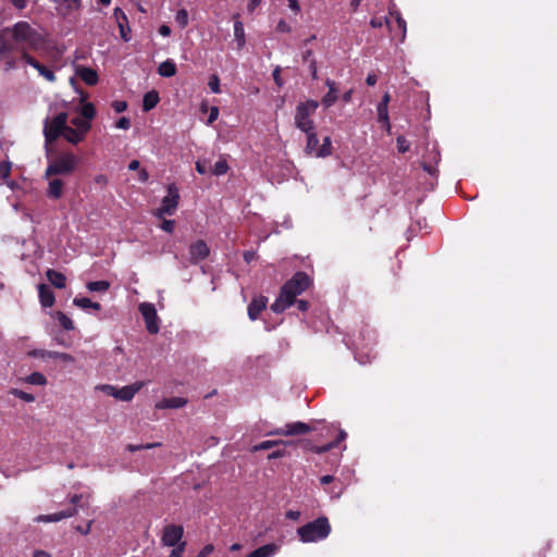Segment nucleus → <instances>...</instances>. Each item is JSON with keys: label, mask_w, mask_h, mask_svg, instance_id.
Returning <instances> with one entry per match:
<instances>
[{"label": "nucleus", "mask_w": 557, "mask_h": 557, "mask_svg": "<svg viewBox=\"0 0 557 557\" xmlns=\"http://www.w3.org/2000/svg\"><path fill=\"white\" fill-rule=\"evenodd\" d=\"M78 92L79 106L76 109V116L69 120L66 112H60L54 117H47L44 121V136L47 145L53 143L59 137L64 138L74 146L86 139L97 111L94 103L87 101L89 95L82 90Z\"/></svg>", "instance_id": "f257e3e1"}, {"label": "nucleus", "mask_w": 557, "mask_h": 557, "mask_svg": "<svg viewBox=\"0 0 557 557\" xmlns=\"http://www.w3.org/2000/svg\"><path fill=\"white\" fill-rule=\"evenodd\" d=\"M47 39L27 22L21 21L7 27L1 34L0 54L16 50L21 52L40 51L46 48Z\"/></svg>", "instance_id": "f03ea898"}, {"label": "nucleus", "mask_w": 557, "mask_h": 557, "mask_svg": "<svg viewBox=\"0 0 557 557\" xmlns=\"http://www.w3.org/2000/svg\"><path fill=\"white\" fill-rule=\"evenodd\" d=\"M310 284L311 278L307 273L302 271L296 272L293 277L281 287L277 298L271 305V310L275 313L284 312L295 304L297 296L309 288Z\"/></svg>", "instance_id": "7ed1b4c3"}, {"label": "nucleus", "mask_w": 557, "mask_h": 557, "mask_svg": "<svg viewBox=\"0 0 557 557\" xmlns=\"http://www.w3.org/2000/svg\"><path fill=\"white\" fill-rule=\"evenodd\" d=\"M331 524L326 517H319L297 529L302 543H317L325 540L331 533Z\"/></svg>", "instance_id": "20e7f679"}, {"label": "nucleus", "mask_w": 557, "mask_h": 557, "mask_svg": "<svg viewBox=\"0 0 557 557\" xmlns=\"http://www.w3.org/2000/svg\"><path fill=\"white\" fill-rule=\"evenodd\" d=\"M319 108V102L313 99L299 102L295 108L294 124L302 133L315 129L313 115Z\"/></svg>", "instance_id": "39448f33"}, {"label": "nucleus", "mask_w": 557, "mask_h": 557, "mask_svg": "<svg viewBox=\"0 0 557 557\" xmlns=\"http://www.w3.org/2000/svg\"><path fill=\"white\" fill-rule=\"evenodd\" d=\"M78 164L77 157L72 152H65L49 161L46 176L69 175L73 173Z\"/></svg>", "instance_id": "423d86ee"}, {"label": "nucleus", "mask_w": 557, "mask_h": 557, "mask_svg": "<svg viewBox=\"0 0 557 557\" xmlns=\"http://www.w3.org/2000/svg\"><path fill=\"white\" fill-rule=\"evenodd\" d=\"M166 191L168 194L163 197L161 206L153 212V215L159 219H162L164 215H173L178 206V188L174 184H171L168 186Z\"/></svg>", "instance_id": "0eeeda50"}, {"label": "nucleus", "mask_w": 557, "mask_h": 557, "mask_svg": "<svg viewBox=\"0 0 557 557\" xmlns=\"http://www.w3.org/2000/svg\"><path fill=\"white\" fill-rule=\"evenodd\" d=\"M141 385H123L122 387H117V385H97L96 388L108 396H112L122 401L131 400L135 394L138 392Z\"/></svg>", "instance_id": "6e6552de"}, {"label": "nucleus", "mask_w": 557, "mask_h": 557, "mask_svg": "<svg viewBox=\"0 0 557 557\" xmlns=\"http://www.w3.org/2000/svg\"><path fill=\"white\" fill-rule=\"evenodd\" d=\"M83 499V495H73L70 499L71 504L76 506ZM77 512L76 507H71L65 510H61L59 512L50 513V515H40L36 517L35 521L37 522H58L65 518L73 517Z\"/></svg>", "instance_id": "1a4fd4ad"}, {"label": "nucleus", "mask_w": 557, "mask_h": 557, "mask_svg": "<svg viewBox=\"0 0 557 557\" xmlns=\"http://www.w3.org/2000/svg\"><path fill=\"white\" fill-rule=\"evenodd\" d=\"M139 311L145 320L147 331L150 334H157L159 332V319L154 305L143 302L139 305Z\"/></svg>", "instance_id": "9d476101"}, {"label": "nucleus", "mask_w": 557, "mask_h": 557, "mask_svg": "<svg viewBox=\"0 0 557 557\" xmlns=\"http://www.w3.org/2000/svg\"><path fill=\"white\" fill-rule=\"evenodd\" d=\"M22 60L38 71L39 75L42 76L47 82L54 83L57 81V76L54 74V71L42 63H40L38 60H36L34 57L29 54V52H24L22 54Z\"/></svg>", "instance_id": "9b49d317"}, {"label": "nucleus", "mask_w": 557, "mask_h": 557, "mask_svg": "<svg viewBox=\"0 0 557 557\" xmlns=\"http://www.w3.org/2000/svg\"><path fill=\"white\" fill-rule=\"evenodd\" d=\"M184 534L182 525L169 524L164 528L161 542L164 546H177Z\"/></svg>", "instance_id": "f8f14e48"}, {"label": "nucleus", "mask_w": 557, "mask_h": 557, "mask_svg": "<svg viewBox=\"0 0 557 557\" xmlns=\"http://www.w3.org/2000/svg\"><path fill=\"white\" fill-rule=\"evenodd\" d=\"M312 429L309 424H307L305 422L297 421V422L287 423L285 425V429L274 430V431L270 432V434L294 436V435L307 434Z\"/></svg>", "instance_id": "ddd939ff"}, {"label": "nucleus", "mask_w": 557, "mask_h": 557, "mask_svg": "<svg viewBox=\"0 0 557 557\" xmlns=\"http://www.w3.org/2000/svg\"><path fill=\"white\" fill-rule=\"evenodd\" d=\"M189 261L191 263H198L201 260H205L209 253L210 249L205 240H197L189 246Z\"/></svg>", "instance_id": "4468645a"}, {"label": "nucleus", "mask_w": 557, "mask_h": 557, "mask_svg": "<svg viewBox=\"0 0 557 557\" xmlns=\"http://www.w3.org/2000/svg\"><path fill=\"white\" fill-rule=\"evenodd\" d=\"M113 15H114L116 24L120 28V35H121L122 39L124 41H129L131 37L128 34H129L131 29L128 26V20H127L126 14L123 12L122 9L115 8Z\"/></svg>", "instance_id": "2eb2a0df"}, {"label": "nucleus", "mask_w": 557, "mask_h": 557, "mask_svg": "<svg viewBox=\"0 0 557 557\" xmlns=\"http://www.w3.org/2000/svg\"><path fill=\"white\" fill-rule=\"evenodd\" d=\"M75 73L88 86H95L99 81L97 71L91 67L78 65Z\"/></svg>", "instance_id": "dca6fc26"}, {"label": "nucleus", "mask_w": 557, "mask_h": 557, "mask_svg": "<svg viewBox=\"0 0 557 557\" xmlns=\"http://www.w3.org/2000/svg\"><path fill=\"white\" fill-rule=\"evenodd\" d=\"M268 304V298L264 296L256 297L251 300L248 306V317L251 321H255L259 318L260 313L265 309Z\"/></svg>", "instance_id": "f3484780"}, {"label": "nucleus", "mask_w": 557, "mask_h": 557, "mask_svg": "<svg viewBox=\"0 0 557 557\" xmlns=\"http://www.w3.org/2000/svg\"><path fill=\"white\" fill-rule=\"evenodd\" d=\"M30 356L41 359H58L62 361H73V358L64 352L36 349L29 352Z\"/></svg>", "instance_id": "a211bd4d"}, {"label": "nucleus", "mask_w": 557, "mask_h": 557, "mask_svg": "<svg viewBox=\"0 0 557 557\" xmlns=\"http://www.w3.org/2000/svg\"><path fill=\"white\" fill-rule=\"evenodd\" d=\"M55 3L57 11L62 15H67L81 8L82 0H52Z\"/></svg>", "instance_id": "6ab92c4d"}, {"label": "nucleus", "mask_w": 557, "mask_h": 557, "mask_svg": "<svg viewBox=\"0 0 557 557\" xmlns=\"http://www.w3.org/2000/svg\"><path fill=\"white\" fill-rule=\"evenodd\" d=\"M305 134L307 136V143L305 146L306 154L318 158L320 146L315 129H313L312 132H306Z\"/></svg>", "instance_id": "aec40b11"}, {"label": "nucleus", "mask_w": 557, "mask_h": 557, "mask_svg": "<svg viewBox=\"0 0 557 557\" xmlns=\"http://www.w3.org/2000/svg\"><path fill=\"white\" fill-rule=\"evenodd\" d=\"M389 95L385 94L381 100V102L377 104V120L379 122L383 123L387 131L391 129L389 119H388V102H389Z\"/></svg>", "instance_id": "412c9836"}, {"label": "nucleus", "mask_w": 557, "mask_h": 557, "mask_svg": "<svg viewBox=\"0 0 557 557\" xmlns=\"http://www.w3.org/2000/svg\"><path fill=\"white\" fill-rule=\"evenodd\" d=\"M64 182L60 178H51L47 188V196L50 199H60L63 196Z\"/></svg>", "instance_id": "4be33fe9"}, {"label": "nucleus", "mask_w": 557, "mask_h": 557, "mask_svg": "<svg viewBox=\"0 0 557 557\" xmlns=\"http://www.w3.org/2000/svg\"><path fill=\"white\" fill-rule=\"evenodd\" d=\"M280 550V546L275 543L265 544L252 550L247 557H273Z\"/></svg>", "instance_id": "5701e85b"}, {"label": "nucleus", "mask_w": 557, "mask_h": 557, "mask_svg": "<svg viewBox=\"0 0 557 557\" xmlns=\"http://www.w3.org/2000/svg\"><path fill=\"white\" fill-rule=\"evenodd\" d=\"M187 404V399L183 397H169L163 398L159 403L156 404L157 409H177L182 408Z\"/></svg>", "instance_id": "b1692460"}, {"label": "nucleus", "mask_w": 557, "mask_h": 557, "mask_svg": "<svg viewBox=\"0 0 557 557\" xmlns=\"http://www.w3.org/2000/svg\"><path fill=\"white\" fill-rule=\"evenodd\" d=\"M39 300L42 307L49 308L54 304V294L51 288L45 284L38 286Z\"/></svg>", "instance_id": "393cba45"}, {"label": "nucleus", "mask_w": 557, "mask_h": 557, "mask_svg": "<svg viewBox=\"0 0 557 557\" xmlns=\"http://www.w3.org/2000/svg\"><path fill=\"white\" fill-rule=\"evenodd\" d=\"M48 281L57 288H64L66 285V277L63 273L58 272L53 269H49L46 272Z\"/></svg>", "instance_id": "a878e982"}, {"label": "nucleus", "mask_w": 557, "mask_h": 557, "mask_svg": "<svg viewBox=\"0 0 557 557\" xmlns=\"http://www.w3.org/2000/svg\"><path fill=\"white\" fill-rule=\"evenodd\" d=\"M160 101L159 94L156 90L148 91L143 98V110L148 112L152 110Z\"/></svg>", "instance_id": "bb28decb"}, {"label": "nucleus", "mask_w": 557, "mask_h": 557, "mask_svg": "<svg viewBox=\"0 0 557 557\" xmlns=\"http://www.w3.org/2000/svg\"><path fill=\"white\" fill-rule=\"evenodd\" d=\"M73 304L76 307L84 309V310L94 309L96 311H99L101 309V306L99 302H95L87 297H75L73 300Z\"/></svg>", "instance_id": "cd10ccee"}, {"label": "nucleus", "mask_w": 557, "mask_h": 557, "mask_svg": "<svg viewBox=\"0 0 557 557\" xmlns=\"http://www.w3.org/2000/svg\"><path fill=\"white\" fill-rule=\"evenodd\" d=\"M158 73L162 77H172L176 74V64L172 60H165L159 65Z\"/></svg>", "instance_id": "c85d7f7f"}, {"label": "nucleus", "mask_w": 557, "mask_h": 557, "mask_svg": "<svg viewBox=\"0 0 557 557\" xmlns=\"http://www.w3.org/2000/svg\"><path fill=\"white\" fill-rule=\"evenodd\" d=\"M234 36L238 48H243L246 42L245 29L243 23L238 18L234 23Z\"/></svg>", "instance_id": "c756f323"}, {"label": "nucleus", "mask_w": 557, "mask_h": 557, "mask_svg": "<svg viewBox=\"0 0 557 557\" xmlns=\"http://www.w3.org/2000/svg\"><path fill=\"white\" fill-rule=\"evenodd\" d=\"M333 153V146L330 136L323 138V143L319 148L318 158H327Z\"/></svg>", "instance_id": "7c9ffc66"}, {"label": "nucleus", "mask_w": 557, "mask_h": 557, "mask_svg": "<svg viewBox=\"0 0 557 557\" xmlns=\"http://www.w3.org/2000/svg\"><path fill=\"white\" fill-rule=\"evenodd\" d=\"M55 318H57L58 322L60 323V325L64 330H66V331L74 330V323H73L72 319L69 315H66L64 312L58 311L55 313Z\"/></svg>", "instance_id": "2f4dec72"}, {"label": "nucleus", "mask_w": 557, "mask_h": 557, "mask_svg": "<svg viewBox=\"0 0 557 557\" xmlns=\"http://www.w3.org/2000/svg\"><path fill=\"white\" fill-rule=\"evenodd\" d=\"M87 288L89 292L104 293L110 288V283L108 281H94L87 284Z\"/></svg>", "instance_id": "473e14b6"}, {"label": "nucleus", "mask_w": 557, "mask_h": 557, "mask_svg": "<svg viewBox=\"0 0 557 557\" xmlns=\"http://www.w3.org/2000/svg\"><path fill=\"white\" fill-rule=\"evenodd\" d=\"M338 99V90H329L322 98L321 103L324 108L332 107Z\"/></svg>", "instance_id": "72a5a7b5"}, {"label": "nucleus", "mask_w": 557, "mask_h": 557, "mask_svg": "<svg viewBox=\"0 0 557 557\" xmlns=\"http://www.w3.org/2000/svg\"><path fill=\"white\" fill-rule=\"evenodd\" d=\"M228 170H230V166H228L226 160L222 158L219 161H216L215 164L213 165L212 173L215 176H221V175L226 174Z\"/></svg>", "instance_id": "f704fd0d"}, {"label": "nucleus", "mask_w": 557, "mask_h": 557, "mask_svg": "<svg viewBox=\"0 0 557 557\" xmlns=\"http://www.w3.org/2000/svg\"><path fill=\"white\" fill-rule=\"evenodd\" d=\"M175 21L181 26V28H185L188 25V22H189L187 10L186 9H180L176 12Z\"/></svg>", "instance_id": "c9c22d12"}, {"label": "nucleus", "mask_w": 557, "mask_h": 557, "mask_svg": "<svg viewBox=\"0 0 557 557\" xmlns=\"http://www.w3.org/2000/svg\"><path fill=\"white\" fill-rule=\"evenodd\" d=\"M12 163L10 161H2L0 163V177L7 180L10 176Z\"/></svg>", "instance_id": "e433bc0d"}, {"label": "nucleus", "mask_w": 557, "mask_h": 557, "mask_svg": "<svg viewBox=\"0 0 557 557\" xmlns=\"http://www.w3.org/2000/svg\"><path fill=\"white\" fill-rule=\"evenodd\" d=\"M208 85L213 94H219L221 91L220 90V78L218 75H215V74L211 75L209 78Z\"/></svg>", "instance_id": "4c0bfd02"}, {"label": "nucleus", "mask_w": 557, "mask_h": 557, "mask_svg": "<svg viewBox=\"0 0 557 557\" xmlns=\"http://www.w3.org/2000/svg\"><path fill=\"white\" fill-rule=\"evenodd\" d=\"M337 445H338V441H333L325 445L314 447L313 451L317 454H324V453H327L329 450L337 447Z\"/></svg>", "instance_id": "58836bf2"}, {"label": "nucleus", "mask_w": 557, "mask_h": 557, "mask_svg": "<svg viewBox=\"0 0 557 557\" xmlns=\"http://www.w3.org/2000/svg\"><path fill=\"white\" fill-rule=\"evenodd\" d=\"M396 141L397 149L400 153H405L410 149V144L404 136H398Z\"/></svg>", "instance_id": "ea45409f"}, {"label": "nucleus", "mask_w": 557, "mask_h": 557, "mask_svg": "<svg viewBox=\"0 0 557 557\" xmlns=\"http://www.w3.org/2000/svg\"><path fill=\"white\" fill-rule=\"evenodd\" d=\"M157 446H160V443H150V444H146V445H133V444H129V445H127V449L129 451L134 453V451L140 450V449H150V448H153V447H157Z\"/></svg>", "instance_id": "a19ab883"}, {"label": "nucleus", "mask_w": 557, "mask_h": 557, "mask_svg": "<svg viewBox=\"0 0 557 557\" xmlns=\"http://www.w3.org/2000/svg\"><path fill=\"white\" fill-rule=\"evenodd\" d=\"M12 393L26 403L34 401L35 397L30 393L13 389Z\"/></svg>", "instance_id": "79ce46f5"}, {"label": "nucleus", "mask_w": 557, "mask_h": 557, "mask_svg": "<svg viewBox=\"0 0 557 557\" xmlns=\"http://www.w3.org/2000/svg\"><path fill=\"white\" fill-rule=\"evenodd\" d=\"M277 444H278V442H276V441H263L260 444L256 445L253 447V449L255 450H267V449L274 447Z\"/></svg>", "instance_id": "37998d69"}, {"label": "nucleus", "mask_w": 557, "mask_h": 557, "mask_svg": "<svg viewBox=\"0 0 557 557\" xmlns=\"http://www.w3.org/2000/svg\"><path fill=\"white\" fill-rule=\"evenodd\" d=\"M397 27L399 29L400 40H404L406 36V21L401 16L396 17Z\"/></svg>", "instance_id": "c03bdc74"}, {"label": "nucleus", "mask_w": 557, "mask_h": 557, "mask_svg": "<svg viewBox=\"0 0 557 557\" xmlns=\"http://www.w3.org/2000/svg\"><path fill=\"white\" fill-rule=\"evenodd\" d=\"M115 127L120 129H128L131 127V120L126 116H122L115 123Z\"/></svg>", "instance_id": "a18cd8bd"}, {"label": "nucleus", "mask_w": 557, "mask_h": 557, "mask_svg": "<svg viewBox=\"0 0 557 557\" xmlns=\"http://www.w3.org/2000/svg\"><path fill=\"white\" fill-rule=\"evenodd\" d=\"M111 107L116 113H122L127 109V103L125 101L116 100L112 102Z\"/></svg>", "instance_id": "49530a36"}, {"label": "nucleus", "mask_w": 557, "mask_h": 557, "mask_svg": "<svg viewBox=\"0 0 557 557\" xmlns=\"http://www.w3.org/2000/svg\"><path fill=\"white\" fill-rule=\"evenodd\" d=\"M160 227L166 232V233H173L174 231V227H175V221L174 220H163L162 224L160 225Z\"/></svg>", "instance_id": "de8ad7c7"}, {"label": "nucleus", "mask_w": 557, "mask_h": 557, "mask_svg": "<svg viewBox=\"0 0 557 557\" xmlns=\"http://www.w3.org/2000/svg\"><path fill=\"white\" fill-rule=\"evenodd\" d=\"M185 550V543L174 546L169 557H182Z\"/></svg>", "instance_id": "09e8293b"}, {"label": "nucleus", "mask_w": 557, "mask_h": 557, "mask_svg": "<svg viewBox=\"0 0 557 557\" xmlns=\"http://www.w3.org/2000/svg\"><path fill=\"white\" fill-rule=\"evenodd\" d=\"M281 72H282V70L280 66H276L273 71V79H274L275 84L277 85V87H282L284 84V82L281 77Z\"/></svg>", "instance_id": "8fccbe9b"}, {"label": "nucleus", "mask_w": 557, "mask_h": 557, "mask_svg": "<svg viewBox=\"0 0 557 557\" xmlns=\"http://www.w3.org/2000/svg\"><path fill=\"white\" fill-rule=\"evenodd\" d=\"M27 383H46V379L40 373H34L28 376Z\"/></svg>", "instance_id": "3c124183"}, {"label": "nucleus", "mask_w": 557, "mask_h": 557, "mask_svg": "<svg viewBox=\"0 0 557 557\" xmlns=\"http://www.w3.org/2000/svg\"><path fill=\"white\" fill-rule=\"evenodd\" d=\"M385 23H387V20L385 17H373L370 21V24L373 28L382 27Z\"/></svg>", "instance_id": "603ef678"}, {"label": "nucleus", "mask_w": 557, "mask_h": 557, "mask_svg": "<svg viewBox=\"0 0 557 557\" xmlns=\"http://www.w3.org/2000/svg\"><path fill=\"white\" fill-rule=\"evenodd\" d=\"M219 117V108L218 107H211L210 108V114L208 117V124H212L216 119Z\"/></svg>", "instance_id": "864d4df0"}, {"label": "nucleus", "mask_w": 557, "mask_h": 557, "mask_svg": "<svg viewBox=\"0 0 557 557\" xmlns=\"http://www.w3.org/2000/svg\"><path fill=\"white\" fill-rule=\"evenodd\" d=\"M214 550L212 544H207L197 555L198 557H208Z\"/></svg>", "instance_id": "5fc2aeb1"}, {"label": "nucleus", "mask_w": 557, "mask_h": 557, "mask_svg": "<svg viewBox=\"0 0 557 557\" xmlns=\"http://www.w3.org/2000/svg\"><path fill=\"white\" fill-rule=\"evenodd\" d=\"M300 515H301V513H300V511H298V510H288V511H286V513H285V516H286V518H287V519H289V520H294V521L299 520Z\"/></svg>", "instance_id": "6e6d98bb"}, {"label": "nucleus", "mask_w": 557, "mask_h": 557, "mask_svg": "<svg viewBox=\"0 0 557 557\" xmlns=\"http://www.w3.org/2000/svg\"><path fill=\"white\" fill-rule=\"evenodd\" d=\"M309 70H310V73H311V77L313 79H317L318 78V69H317L315 60H310V62H309Z\"/></svg>", "instance_id": "4d7b16f0"}, {"label": "nucleus", "mask_w": 557, "mask_h": 557, "mask_svg": "<svg viewBox=\"0 0 557 557\" xmlns=\"http://www.w3.org/2000/svg\"><path fill=\"white\" fill-rule=\"evenodd\" d=\"M92 522H94V521H92V520H90L86 527L77 525V527H76V530H77L79 533H82V534H84V535H87V534H89V532H90V530H91V524H92Z\"/></svg>", "instance_id": "13d9d810"}, {"label": "nucleus", "mask_w": 557, "mask_h": 557, "mask_svg": "<svg viewBox=\"0 0 557 557\" xmlns=\"http://www.w3.org/2000/svg\"><path fill=\"white\" fill-rule=\"evenodd\" d=\"M295 305L297 306L298 310L304 311V312L307 311L309 308L308 301H306L304 299L296 300Z\"/></svg>", "instance_id": "bf43d9fd"}, {"label": "nucleus", "mask_w": 557, "mask_h": 557, "mask_svg": "<svg viewBox=\"0 0 557 557\" xmlns=\"http://www.w3.org/2000/svg\"><path fill=\"white\" fill-rule=\"evenodd\" d=\"M149 180V174L145 169L138 170V181L141 183H146Z\"/></svg>", "instance_id": "052dcab7"}, {"label": "nucleus", "mask_w": 557, "mask_h": 557, "mask_svg": "<svg viewBox=\"0 0 557 557\" xmlns=\"http://www.w3.org/2000/svg\"><path fill=\"white\" fill-rule=\"evenodd\" d=\"M159 34L163 37H168L171 35V28L170 26L163 24L159 27Z\"/></svg>", "instance_id": "680f3d73"}, {"label": "nucleus", "mask_w": 557, "mask_h": 557, "mask_svg": "<svg viewBox=\"0 0 557 557\" xmlns=\"http://www.w3.org/2000/svg\"><path fill=\"white\" fill-rule=\"evenodd\" d=\"M287 1H288V7L290 10H293L295 13L300 12V7L298 3V0H287Z\"/></svg>", "instance_id": "e2e57ef3"}, {"label": "nucleus", "mask_w": 557, "mask_h": 557, "mask_svg": "<svg viewBox=\"0 0 557 557\" xmlns=\"http://www.w3.org/2000/svg\"><path fill=\"white\" fill-rule=\"evenodd\" d=\"M366 82L369 86H374L377 82V77L375 74L370 73L368 74Z\"/></svg>", "instance_id": "0e129e2a"}, {"label": "nucleus", "mask_w": 557, "mask_h": 557, "mask_svg": "<svg viewBox=\"0 0 557 557\" xmlns=\"http://www.w3.org/2000/svg\"><path fill=\"white\" fill-rule=\"evenodd\" d=\"M140 169V163L138 160H132L128 164L129 171H138Z\"/></svg>", "instance_id": "69168bd1"}, {"label": "nucleus", "mask_w": 557, "mask_h": 557, "mask_svg": "<svg viewBox=\"0 0 557 557\" xmlns=\"http://www.w3.org/2000/svg\"><path fill=\"white\" fill-rule=\"evenodd\" d=\"M196 170L199 174H206L207 173V168L206 165L201 162V161H197L196 162Z\"/></svg>", "instance_id": "338daca9"}, {"label": "nucleus", "mask_w": 557, "mask_h": 557, "mask_svg": "<svg viewBox=\"0 0 557 557\" xmlns=\"http://www.w3.org/2000/svg\"><path fill=\"white\" fill-rule=\"evenodd\" d=\"M34 557H51V555L45 550H36Z\"/></svg>", "instance_id": "774afa93"}]
</instances>
